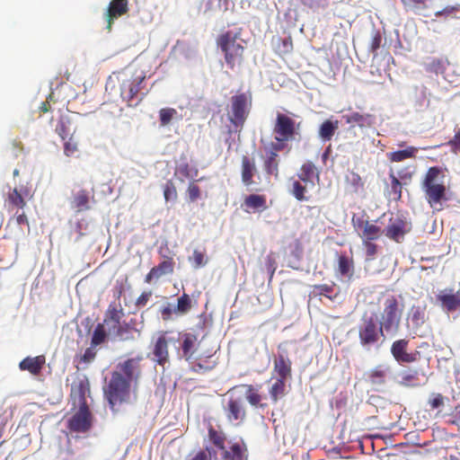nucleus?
<instances>
[{
	"label": "nucleus",
	"instance_id": "nucleus-47",
	"mask_svg": "<svg viewBox=\"0 0 460 460\" xmlns=\"http://www.w3.org/2000/svg\"><path fill=\"white\" fill-rule=\"evenodd\" d=\"M163 190L165 201H176L178 193L176 187L172 180H168L164 183Z\"/></svg>",
	"mask_w": 460,
	"mask_h": 460
},
{
	"label": "nucleus",
	"instance_id": "nucleus-56",
	"mask_svg": "<svg viewBox=\"0 0 460 460\" xmlns=\"http://www.w3.org/2000/svg\"><path fill=\"white\" fill-rule=\"evenodd\" d=\"M429 0H401L402 4L411 9H425Z\"/></svg>",
	"mask_w": 460,
	"mask_h": 460
},
{
	"label": "nucleus",
	"instance_id": "nucleus-38",
	"mask_svg": "<svg viewBox=\"0 0 460 460\" xmlns=\"http://www.w3.org/2000/svg\"><path fill=\"white\" fill-rule=\"evenodd\" d=\"M400 385L406 387H414L420 385V374L416 369H410L401 374Z\"/></svg>",
	"mask_w": 460,
	"mask_h": 460
},
{
	"label": "nucleus",
	"instance_id": "nucleus-3",
	"mask_svg": "<svg viewBox=\"0 0 460 460\" xmlns=\"http://www.w3.org/2000/svg\"><path fill=\"white\" fill-rule=\"evenodd\" d=\"M217 45L224 54L228 68L233 70L243 64L244 47L238 39L237 34L232 31H226L220 34L217 39Z\"/></svg>",
	"mask_w": 460,
	"mask_h": 460
},
{
	"label": "nucleus",
	"instance_id": "nucleus-64",
	"mask_svg": "<svg viewBox=\"0 0 460 460\" xmlns=\"http://www.w3.org/2000/svg\"><path fill=\"white\" fill-rule=\"evenodd\" d=\"M451 423L460 428V406L456 407Z\"/></svg>",
	"mask_w": 460,
	"mask_h": 460
},
{
	"label": "nucleus",
	"instance_id": "nucleus-21",
	"mask_svg": "<svg viewBox=\"0 0 460 460\" xmlns=\"http://www.w3.org/2000/svg\"><path fill=\"white\" fill-rule=\"evenodd\" d=\"M175 262L172 257H166L157 266L153 267L146 274L145 281L150 283L152 279H158L164 275L172 274Z\"/></svg>",
	"mask_w": 460,
	"mask_h": 460
},
{
	"label": "nucleus",
	"instance_id": "nucleus-46",
	"mask_svg": "<svg viewBox=\"0 0 460 460\" xmlns=\"http://www.w3.org/2000/svg\"><path fill=\"white\" fill-rule=\"evenodd\" d=\"M390 179L391 190H389V196L394 200H400L402 198V184L394 173H390Z\"/></svg>",
	"mask_w": 460,
	"mask_h": 460
},
{
	"label": "nucleus",
	"instance_id": "nucleus-8",
	"mask_svg": "<svg viewBox=\"0 0 460 460\" xmlns=\"http://www.w3.org/2000/svg\"><path fill=\"white\" fill-rule=\"evenodd\" d=\"M300 122H296L289 116L278 112L273 126L276 143L293 141L299 135Z\"/></svg>",
	"mask_w": 460,
	"mask_h": 460
},
{
	"label": "nucleus",
	"instance_id": "nucleus-31",
	"mask_svg": "<svg viewBox=\"0 0 460 460\" xmlns=\"http://www.w3.org/2000/svg\"><path fill=\"white\" fill-rule=\"evenodd\" d=\"M44 364V356L34 358L27 357L20 362L19 367L22 370H27L32 375H38L41 371Z\"/></svg>",
	"mask_w": 460,
	"mask_h": 460
},
{
	"label": "nucleus",
	"instance_id": "nucleus-62",
	"mask_svg": "<svg viewBox=\"0 0 460 460\" xmlns=\"http://www.w3.org/2000/svg\"><path fill=\"white\" fill-rule=\"evenodd\" d=\"M191 460H211V456L209 452L200 450L191 458Z\"/></svg>",
	"mask_w": 460,
	"mask_h": 460
},
{
	"label": "nucleus",
	"instance_id": "nucleus-61",
	"mask_svg": "<svg viewBox=\"0 0 460 460\" xmlns=\"http://www.w3.org/2000/svg\"><path fill=\"white\" fill-rule=\"evenodd\" d=\"M96 357V351L94 350V347L87 348L82 356V360L85 363H89L93 361Z\"/></svg>",
	"mask_w": 460,
	"mask_h": 460
},
{
	"label": "nucleus",
	"instance_id": "nucleus-36",
	"mask_svg": "<svg viewBox=\"0 0 460 460\" xmlns=\"http://www.w3.org/2000/svg\"><path fill=\"white\" fill-rule=\"evenodd\" d=\"M426 307L413 305L410 310V321L414 328H420L426 322Z\"/></svg>",
	"mask_w": 460,
	"mask_h": 460
},
{
	"label": "nucleus",
	"instance_id": "nucleus-18",
	"mask_svg": "<svg viewBox=\"0 0 460 460\" xmlns=\"http://www.w3.org/2000/svg\"><path fill=\"white\" fill-rule=\"evenodd\" d=\"M225 413L229 421H242L244 420L246 411L241 398L230 397L224 407Z\"/></svg>",
	"mask_w": 460,
	"mask_h": 460
},
{
	"label": "nucleus",
	"instance_id": "nucleus-58",
	"mask_svg": "<svg viewBox=\"0 0 460 460\" xmlns=\"http://www.w3.org/2000/svg\"><path fill=\"white\" fill-rule=\"evenodd\" d=\"M114 334L119 337L121 340L128 339V332H129V326L128 324H121V323L119 324V326H116L115 330H113Z\"/></svg>",
	"mask_w": 460,
	"mask_h": 460
},
{
	"label": "nucleus",
	"instance_id": "nucleus-37",
	"mask_svg": "<svg viewBox=\"0 0 460 460\" xmlns=\"http://www.w3.org/2000/svg\"><path fill=\"white\" fill-rule=\"evenodd\" d=\"M418 148L415 146H408L406 149L398 150L388 154V158L391 162H402L406 159L415 158Z\"/></svg>",
	"mask_w": 460,
	"mask_h": 460
},
{
	"label": "nucleus",
	"instance_id": "nucleus-34",
	"mask_svg": "<svg viewBox=\"0 0 460 460\" xmlns=\"http://www.w3.org/2000/svg\"><path fill=\"white\" fill-rule=\"evenodd\" d=\"M339 128V121L338 120H331L326 119L324 120L319 128V137L323 141H330L332 137L335 134V131Z\"/></svg>",
	"mask_w": 460,
	"mask_h": 460
},
{
	"label": "nucleus",
	"instance_id": "nucleus-35",
	"mask_svg": "<svg viewBox=\"0 0 460 460\" xmlns=\"http://www.w3.org/2000/svg\"><path fill=\"white\" fill-rule=\"evenodd\" d=\"M55 132L62 140H66L69 136L74 135L71 120L66 116H61L56 125Z\"/></svg>",
	"mask_w": 460,
	"mask_h": 460
},
{
	"label": "nucleus",
	"instance_id": "nucleus-25",
	"mask_svg": "<svg viewBox=\"0 0 460 460\" xmlns=\"http://www.w3.org/2000/svg\"><path fill=\"white\" fill-rule=\"evenodd\" d=\"M222 451L225 460H248V449L243 442L232 443Z\"/></svg>",
	"mask_w": 460,
	"mask_h": 460
},
{
	"label": "nucleus",
	"instance_id": "nucleus-10",
	"mask_svg": "<svg viewBox=\"0 0 460 460\" xmlns=\"http://www.w3.org/2000/svg\"><path fill=\"white\" fill-rule=\"evenodd\" d=\"M285 147L283 143H271L270 148L265 150L262 156V168L267 176H272L278 180L279 178L280 158L279 152Z\"/></svg>",
	"mask_w": 460,
	"mask_h": 460
},
{
	"label": "nucleus",
	"instance_id": "nucleus-52",
	"mask_svg": "<svg viewBox=\"0 0 460 460\" xmlns=\"http://www.w3.org/2000/svg\"><path fill=\"white\" fill-rule=\"evenodd\" d=\"M64 141V154L66 156L73 155L77 151V142L74 138V135L69 136Z\"/></svg>",
	"mask_w": 460,
	"mask_h": 460
},
{
	"label": "nucleus",
	"instance_id": "nucleus-14",
	"mask_svg": "<svg viewBox=\"0 0 460 460\" xmlns=\"http://www.w3.org/2000/svg\"><path fill=\"white\" fill-rule=\"evenodd\" d=\"M91 412L86 403L80 406L79 411L68 420V429L75 432H86L91 429Z\"/></svg>",
	"mask_w": 460,
	"mask_h": 460
},
{
	"label": "nucleus",
	"instance_id": "nucleus-51",
	"mask_svg": "<svg viewBox=\"0 0 460 460\" xmlns=\"http://www.w3.org/2000/svg\"><path fill=\"white\" fill-rule=\"evenodd\" d=\"M381 43L382 35L379 31H375L369 43V51L373 54L374 58L377 56V50L380 49Z\"/></svg>",
	"mask_w": 460,
	"mask_h": 460
},
{
	"label": "nucleus",
	"instance_id": "nucleus-45",
	"mask_svg": "<svg viewBox=\"0 0 460 460\" xmlns=\"http://www.w3.org/2000/svg\"><path fill=\"white\" fill-rule=\"evenodd\" d=\"M208 438L216 447L220 450L225 449L226 436L223 433L217 431L212 426L208 429Z\"/></svg>",
	"mask_w": 460,
	"mask_h": 460
},
{
	"label": "nucleus",
	"instance_id": "nucleus-2",
	"mask_svg": "<svg viewBox=\"0 0 460 460\" xmlns=\"http://www.w3.org/2000/svg\"><path fill=\"white\" fill-rule=\"evenodd\" d=\"M113 75L119 84L120 97L128 107L137 106L148 93L145 84V72L126 68Z\"/></svg>",
	"mask_w": 460,
	"mask_h": 460
},
{
	"label": "nucleus",
	"instance_id": "nucleus-23",
	"mask_svg": "<svg viewBox=\"0 0 460 460\" xmlns=\"http://www.w3.org/2000/svg\"><path fill=\"white\" fill-rule=\"evenodd\" d=\"M181 356L188 362H192L197 349L198 336L191 332H185L181 335Z\"/></svg>",
	"mask_w": 460,
	"mask_h": 460
},
{
	"label": "nucleus",
	"instance_id": "nucleus-30",
	"mask_svg": "<svg viewBox=\"0 0 460 460\" xmlns=\"http://www.w3.org/2000/svg\"><path fill=\"white\" fill-rule=\"evenodd\" d=\"M245 389V398L247 402L254 407L266 408L267 403L261 402L263 396L260 394V387H254L252 385H241Z\"/></svg>",
	"mask_w": 460,
	"mask_h": 460
},
{
	"label": "nucleus",
	"instance_id": "nucleus-57",
	"mask_svg": "<svg viewBox=\"0 0 460 460\" xmlns=\"http://www.w3.org/2000/svg\"><path fill=\"white\" fill-rule=\"evenodd\" d=\"M191 168L188 163H182L177 167V172L184 178H193L197 175L198 171H194V174L191 172Z\"/></svg>",
	"mask_w": 460,
	"mask_h": 460
},
{
	"label": "nucleus",
	"instance_id": "nucleus-9",
	"mask_svg": "<svg viewBox=\"0 0 460 460\" xmlns=\"http://www.w3.org/2000/svg\"><path fill=\"white\" fill-rule=\"evenodd\" d=\"M33 194L31 188L21 185L20 187L9 188L4 196V207L9 212L23 209L27 199H31Z\"/></svg>",
	"mask_w": 460,
	"mask_h": 460
},
{
	"label": "nucleus",
	"instance_id": "nucleus-7",
	"mask_svg": "<svg viewBox=\"0 0 460 460\" xmlns=\"http://www.w3.org/2000/svg\"><path fill=\"white\" fill-rule=\"evenodd\" d=\"M385 331L373 317L363 318L358 326V339L362 347L370 349L385 337Z\"/></svg>",
	"mask_w": 460,
	"mask_h": 460
},
{
	"label": "nucleus",
	"instance_id": "nucleus-22",
	"mask_svg": "<svg viewBox=\"0 0 460 460\" xmlns=\"http://www.w3.org/2000/svg\"><path fill=\"white\" fill-rule=\"evenodd\" d=\"M258 173L255 160L247 155L242 156L241 177L243 183L249 187L255 183L253 177Z\"/></svg>",
	"mask_w": 460,
	"mask_h": 460
},
{
	"label": "nucleus",
	"instance_id": "nucleus-54",
	"mask_svg": "<svg viewBox=\"0 0 460 460\" xmlns=\"http://www.w3.org/2000/svg\"><path fill=\"white\" fill-rule=\"evenodd\" d=\"M447 398L441 394L433 393L429 400V405L431 410H436L445 405V400Z\"/></svg>",
	"mask_w": 460,
	"mask_h": 460
},
{
	"label": "nucleus",
	"instance_id": "nucleus-28",
	"mask_svg": "<svg viewBox=\"0 0 460 460\" xmlns=\"http://www.w3.org/2000/svg\"><path fill=\"white\" fill-rule=\"evenodd\" d=\"M90 391V384L86 376L79 377L71 385V396L77 398L81 405L86 403L85 395Z\"/></svg>",
	"mask_w": 460,
	"mask_h": 460
},
{
	"label": "nucleus",
	"instance_id": "nucleus-27",
	"mask_svg": "<svg viewBox=\"0 0 460 460\" xmlns=\"http://www.w3.org/2000/svg\"><path fill=\"white\" fill-rule=\"evenodd\" d=\"M437 299L441 303L442 306L448 312H454L460 308V293H453L452 290L447 292L442 291L437 296Z\"/></svg>",
	"mask_w": 460,
	"mask_h": 460
},
{
	"label": "nucleus",
	"instance_id": "nucleus-32",
	"mask_svg": "<svg viewBox=\"0 0 460 460\" xmlns=\"http://www.w3.org/2000/svg\"><path fill=\"white\" fill-rule=\"evenodd\" d=\"M338 273L341 277L352 279L355 271L354 261L352 257H348L345 253L340 254L338 257Z\"/></svg>",
	"mask_w": 460,
	"mask_h": 460
},
{
	"label": "nucleus",
	"instance_id": "nucleus-33",
	"mask_svg": "<svg viewBox=\"0 0 460 460\" xmlns=\"http://www.w3.org/2000/svg\"><path fill=\"white\" fill-rule=\"evenodd\" d=\"M288 379L282 377H276L275 381L271 384L269 388V394L272 403L283 398L287 394L286 381Z\"/></svg>",
	"mask_w": 460,
	"mask_h": 460
},
{
	"label": "nucleus",
	"instance_id": "nucleus-60",
	"mask_svg": "<svg viewBox=\"0 0 460 460\" xmlns=\"http://www.w3.org/2000/svg\"><path fill=\"white\" fill-rule=\"evenodd\" d=\"M152 296V292L151 291H148V292H143L137 298V301H136V305L137 307H144L149 298L151 297Z\"/></svg>",
	"mask_w": 460,
	"mask_h": 460
},
{
	"label": "nucleus",
	"instance_id": "nucleus-50",
	"mask_svg": "<svg viewBox=\"0 0 460 460\" xmlns=\"http://www.w3.org/2000/svg\"><path fill=\"white\" fill-rule=\"evenodd\" d=\"M190 261L192 263L195 269H199L205 266L207 263V259L205 258V251L195 249L193 251L192 257L190 258Z\"/></svg>",
	"mask_w": 460,
	"mask_h": 460
},
{
	"label": "nucleus",
	"instance_id": "nucleus-53",
	"mask_svg": "<svg viewBox=\"0 0 460 460\" xmlns=\"http://www.w3.org/2000/svg\"><path fill=\"white\" fill-rule=\"evenodd\" d=\"M366 252V260L373 261L378 252V246L374 242H362Z\"/></svg>",
	"mask_w": 460,
	"mask_h": 460
},
{
	"label": "nucleus",
	"instance_id": "nucleus-20",
	"mask_svg": "<svg viewBox=\"0 0 460 460\" xmlns=\"http://www.w3.org/2000/svg\"><path fill=\"white\" fill-rule=\"evenodd\" d=\"M94 201V195L87 190L82 189L73 193L70 206L76 212H83L91 208V202Z\"/></svg>",
	"mask_w": 460,
	"mask_h": 460
},
{
	"label": "nucleus",
	"instance_id": "nucleus-17",
	"mask_svg": "<svg viewBox=\"0 0 460 460\" xmlns=\"http://www.w3.org/2000/svg\"><path fill=\"white\" fill-rule=\"evenodd\" d=\"M189 363L193 372L203 374L214 369L218 361L215 352L208 355L200 354L198 357L194 356L192 362Z\"/></svg>",
	"mask_w": 460,
	"mask_h": 460
},
{
	"label": "nucleus",
	"instance_id": "nucleus-49",
	"mask_svg": "<svg viewBox=\"0 0 460 460\" xmlns=\"http://www.w3.org/2000/svg\"><path fill=\"white\" fill-rule=\"evenodd\" d=\"M333 290H334V284H332V285L321 284V285H314L313 292L315 296H324L330 298L331 300H332L333 297L332 296V293L333 292Z\"/></svg>",
	"mask_w": 460,
	"mask_h": 460
},
{
	"label": "nucleus",
	"instance_id": "nucleus-4",
	"mask_svg": "<svg viewBox=\"0 0 460 460\" xmlns=\"http://www.w3.org/2000/svg\"><path fill=\"white\" fill-rule=\"evenodd\" d=\"M403 310V302L395 296L390 295L385 298L378 323L387 334L399 332Z\"/></svg>",
	"mask_w": 460,
	"mask_h": 460
},
{
	"label": "nucleus",
	"instance_id": "nucleus-40",
	"mask_svg": "<svg viewBox=\"0 0 460 460\" xmlns=\"http://www.w3.org/2000/svg\"><path fill=\"white\" fill-rule=\"evenodd\" d=\"M315 170L316 168L314 163L307 161L302 164L297 177L303 183L312 182V178L315 174Z\"/></svg>",
	"mask_w": 460,
	"mask_h": 460
},
{
	"label": "nucleus",
	"instance_id": "nucleus-11",
	"mask_svg": "<svg viewBox=\"0 0 460 460\" xmlns=\"http://www.w3.org/2000/svg\"><path fill=\"white\" fill-rule=\"evenodd\" d=\"M288 345V341H284L278 345V352L273 361L272 372L278 377L286 379L291 378L292 376V361L289 358Z\"/></svg>",
	"mask_w": 460,
	"mask_h": 460
},
{
	"label": "nucleus",
	"instance_id": "nucleus-15",
	"mask_svg": "<svg viewBox=\"0 0 460 460\" xmlns=\"http://www.w3.org/2000/svg\"><path fill=\"white\" fill-rule=\"evenodd\" d=\"M383 231L388 239L399 243H402L409 229L407 222L403 218L396 217L391 218Z\"/></svg>",
	"mask_w": 460,
	"mask_h": 460
},
{
	"label": "nucleus",
	"instance_id": "nucleus-19",
	"mask_svg": "<svg viewBox=\"0 0 460 460\" xmlns=\"http://www.w3.org/2000/svg\"><path fill=\"white\" fill-rule=\"evenodd\" d=\"M345 122L350 127L358 126L360 128H371L374 126L376 117L370 113H360L358 111H351L342 116Z\"/></svg>",
	"mask_w": 460,
	"mask_h": 460
},
{
	"label": "nucleus",
	"instance_id": "nucleus-24",
	"mask_svg": "<svg viewBox=\"0 0 460 460\" xmlns=\"http://www.w3.org/2000/svg\"><path fill=\"white\" fill-rule=\"evenodd\" d=\"M389 373V366L379 364L366 373V380L372 385H383Z\"/></svg>",
	"mask_w": 460,
	"mask_h": 460
},
{
	"label": "nucleus",
	"instance_id": "nucleus-59",
	"mask_svg": "<svg viewBox=\"0 0 460 460\" xmlns=\"http://www.w3.org/2000/svg\"><path fill=\"white\" fill-rule=\"evenodd\" d=\"M15 220L17 225H26L28 228H30L29 219L24 212L19 213V210H16L13 216L10 218V220Z\"/></svg>",
	"mask_w": 460,
	"mask_h": 460
},
{
	"label": "nucleus",
	"instance_id": "nucleus-12",
	"mask_svg": "<svg viewBox=\"0 0 460 460\" xmlns=\"http://www.w3.org/2000/svg\"><path fill=\"white\" fill-rule=\"evenodd\" d=\"M351 221L354 229L358 233L362 242L376 241L384 234V231L380 226L367 219H365L364 217L353 216Z\"/></svg>",
	"mask_w": 460,
	"mask_h": 460
},
{
	"label": "nucleus",
	"instance_id": "nucleus-26",
	"mask_svg": "<svg viewBox=\"0 0 460 460\" xmlns=\"http://www.w3.org/2000/svg\"><path fill=\"white\" fill-rule=\"evenodd\" d=\"M154 360L161 366L169 361L168 341L164 335L157 338L153 348Z\"/></svg>",
	"mask_w": 460,
	"mask_h": 460
},
{
	"label": "nucleus",
	"instance_id": "nucleus-29",
	"mask_svg": "<svg viewBox=\"0 0 460 460\" xmlns=\"http://www.w3.org/2000/svg\"><path fill=\"white\" fill-rule=\"evenodd\" d=\"M124 316V311L120 305L111 304L105 314L104 323H107L111 330H115L116 326H119L122 317Z\"/></svg>",
	"mask_w": 460,
	"mask_h": 460
},
{
	"label": "nucleus",
	"instance_id": "nucleus-41",
	"mask_svg": "<svg viewBox=\"0 0 460 460\" xmlns=\"http://www.w3.org/2000/svg\"><path fill=\"white\" fill-rule=\"evenodd\" d=\"M306 184H303L300 180H292L289 191L299 201L308 200V197L305 196Z\"/></svg>",
	"mask_w": 460,
	"mask_h": 460
},
{
	"label": "nucleus",
	"instance_id": "nucleus-55",
	"mask_svg": "<svg viewBox=\"0 0 460 460\" xmlns=\"http://www.w3.org/2000/svg\"><path fill=\"white\" fill-rule=\"evenodd\" d=\"M187 193L189 200L194 202L201 197L200 188L196 184L195 181H191L188 185Z\"/></svg>",
	"mask_w": 460,
	"mask_h": 460
},
{
	"label": "nucleus",
	"instance_id": "nucleus-13",
	"mask_svg": "<svg viewBox=\"0 0 460 460\" xmlns=\"http://www.w3.org/2000/svg\"><path fill=\"white\" fill-rule=\"evenodd\" d=\"M408 346L407 339H400L392 343L391 354L398 363H413L418 360L420 352L418 350L408 352Z\"/></svg>",
	"mask_w": 460,
	"mask_h": 460
},
{
	"label": "nucleus",
	"instance_id": "nucleus-1",
	"mask_svg": "<svg viewBox=\"0 0 460 460\" xmlns=\"http://www.w3.org/2000/svg\"><path fill=\"white\" fill-rule=\"evenodd\" d=\"M142 359L138 356L119 362L111 373L103 394L113 411H118L122 404L129 402L131 385H136L141 376Z\"/></svg>",
	"mask_w": 460,
	"mask_h": 460
},
{
	"label": "nucleus",
	"instance_id": "nucleus-39",
	"mask_svg": "<svg viewBox=\"0 0 460 460\" xmlns=\"http://www.w3.org/2000/svg\"><path fill=\"white\" fill-rule=\"evenodd\" d=\"M192 307V301L190 296L186 293H183L177 300V305L173 308V313L176 314H188Z\"/></svg>",
	"mask_w": 460,
	"mask_h": 460
},
{
	"label": "nucleus",
	"instance_id": "nucleus-6",
	"mask_svg": "<svg viewBox=\"0 0 460 460\" xmlns=\"http://www.w3.org/2000/svg\"><path fill=\"white\" fill-rule=\"evenodd\" d=\"M252 95L239 93L231 97L228 119L234 125L235 131H241L250 113Z\"/></svg>",
	"mask_w": 460,
	"mask_h": 460
},
{
	"label": "nucleus",
	"instance_id": "nucleus-63",
	"mask_svg": "<svg viewBox=\"0 0 460 460\" xmlns=\"http://www.w3.org/2000/svg\"><path fill=\"white\" fill-rule=\"evenodd\" d=\"M448 144L455 148H460V129H458Z\"/></svg>",
	"mask_w": 460,
	"mask_h": 460
},
{
	"label": "nucleus",
	"instance_id": "nucleus-5",
	"mask_svg": "<svg viewBox=\"0 0 460 460\" xmlns=\"http://www.w3.org/2000/svg\"><path fill=\"white\" fill-rule=\"evenodd\" d=\"M442 171L438 166L429 168L422 181V189L426 199L431 208L440 210L437 206H441L442 201L447 200L446 197V186L438 182Z\"/></svg>",
	"mask_w": 460,
	"mask_h": 460
},
{
	"label": "nucleus",
	"instance_id": "nucleus-42",
	"mask_svg": "<svg viewBox=\"0 0 460 460\" xmlns=\"http://www.w3.org/2000/svg\"><path fill=\"white\" fill-rule=\"evenodd\" d=\"M244 205L248 208L259 209L266 208V198L262 195L251 194L244 199Z\"/></svg>",
	"mask_w": 460,
	"mask_h": 460
},
{
	"label": "nucleus",
	"instance_id": "nucleus-48",
	"mask_svg": "<svg viewBox=\"0 0 460 460\" xmlns=\"http://www.w3.org/2000/svg\"><path fill=\"white\" fill-rule=\"evenodd\" d=\"M177 115V111L173 108H163L159 111V119L162 126H167Z\"/></svg>",
	"mask_w": 460,
	"mask_h": 460
},
{
	"label": "nucleus",
	"instance_id": "nucleus-16",
	"mask_svg": "<svg viewBox=\"0 0 460 460\" xmlns=\"http://www.w3.org/2000/svg\"><path fill=\"white\" fill-rule=\"evenodd\" d=\"M128 12V0H111L104 13L107 30L111 31L114 21Z\"/></svg>",
	"mask_w": 460,
	"mask_h": 460
},
{
	"label": "nucleus",
	"instance_id": "nucleus-43",
	"mask_svg": "<svg viewBox=\"0 0 460 460\" xmlns=\"http://www.w3.org/2000/svg\"><path fill=\"white\" fill-rule=\"evenodd\" d=\"M107 339V333L104 329L103 323H98L93 331L91 345L92 347H97L103 343Z\"/></svg>",
	"mask_w": 460,
	"mask_h": 460
},
{
	"label": "nucleus",
	"instance_id": "nucleus-44",
	"mask_svg": "<svg viewBox=\"0 0 460 460\" xmlns=\"http://www.w3.org/2000/svg\"><path fill=\"white\" fill-rule=\"evenodd\" d=\"M276 49L279 55H286L292 51L293 41L290 36L286 38H278L276 40Z\"/></svg>",
	"mask_w": 460,
	"mask_h": 460
}]
</instances>
